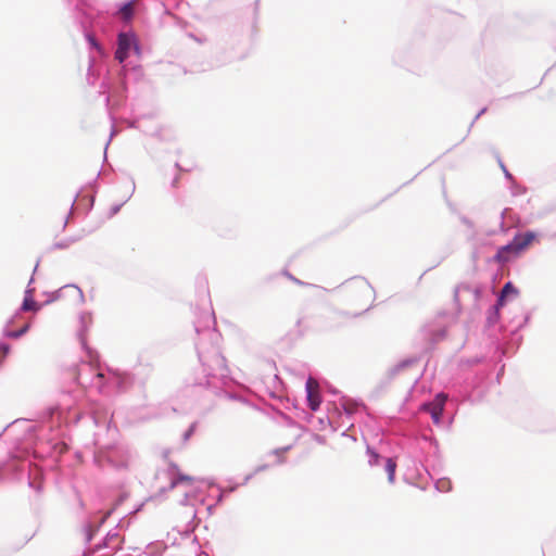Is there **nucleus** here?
Masks as SVG:
<instances>
[{"label": "nucleus", "instance_id": "9b49d317", "mask_svg": "<svg viewBox=\"0 0 556 556\" xmlns=\"http://www.w3.org/2000/svg\"><path fill=\"white\" fill-rule=\"evenodd\" d=\"M10 353V346L7 344H0V364Z\"/></svg>", "mask_w": 556, "mask_h": 556}, {"label": "nucleus", "instance_id": "0eeeda50", "mask_svg": "<svg viewBox=\"0 0 556 556\" xmlns=\"http://www.w3.org/2000/svg\"><path fill=\"white\" fill-rule=\"evenodd\" d=\"M134 11H135V1H129L121 8V10H119L121 17L124 21H128L132 17Z\"/></svg>", "mask_w": 556, "mask_h": 556}, {"label": "nucleus", "instance_id": "f257e3e1", "mask_svg": "<svg viewBox=\"0 0 556 556\" xmlns=\"http://www.w3.org/2000/svg\"><path fill=\"white\" fill-rule=\"evenodd\" d=\"M535 239L536 235L533 231H526L523 233H519L514 237L513 241L509 244L500 249L496 257L498 258V261H506L507 254H519L520 252L529 248L535 241Z\"/></svg>", "mask_w": 556, "mask_h": 556}, {"label": "nucleus", "instance_id": "f8f14e48", "mask_svg": "<svg viewBox=\"0 0 556 556\" xmlns=\"http://www.w3.org/2000/svg\"><path fill=\"white\" fill-rule=\"evenodd\" d=\"M368 452L370 453V456H371V459L369 460V463L371 465L378 464L379 455L369 448H368Z\"/></svg>", "mask_w": 556, "mask_h": 556}, {"label": "nucleus", "instance_id": "1a4fd4ad", "mask_svg": "<svg viewBox=\"0 0 556 556\" xmlns=\"http://www.w3.org/2000/svg\"><path fill=\"white\" fill-rule=\"evenodd\" d=\"M23 311H37L38 304L33 300L31 296H25L22 305Z\"/></svg>", "mask_w": 556, "mask_h": 556}, {"label": "nucleus", "instance_id": "f03ea898", "mask_svg": "<svg viewBox=\"0 0 556 556\" xmlns=\"http://www.w3.org/2000/svg\"><path fill=\"white\" fill-rule=\"evenodd\" d=\"M131 49L138 50L136 36L129 33H121L117 38L115 59L123 63L129 56Z\"/></svg>", "mask_w": 556, "mask_h": 556}, {"label": "nucleus", "instance_id": "dca6fc26", "mask_svg": "<svg viewBox=\"0 0 556 556\" xmlns=\"http://www.w3.org/2000/svg\"><path fill=\"white\" fill-rule=\"evenodd\" d=\"M97 376H98L99 378H102V377H103V375H102L101 372H99Z\"/></svg>", "mask_w": 556, "mask_h": 556}, {"label": "nucleus", "instance_id": "9d476101", "mask_svg": "<svg viewBox=\"0 0 556 556\" xmlns=\"http://www.w3.org/2000/svg\"><path fill=\"white\" fill-rule=\"evenodd\" d=\"M28 328H29V325H25L20 330L8 332L7 336L10 337V338H18V337L23 336L24 333H26Z\"/></svg>", "mask_w": 556, "mask_h": 556}, {"label": "nucleus", "instance_id": "6e6552de", "mask_svg": "<svg viewBox=\"0 0 556 556\" xmlns=\"http://www.w3.org/2000/svg\"><path fill=\"white\" fill-rule=\"evenodd\" d=\"M396 463L393 458H388L386 464V470L388 472V480L390 483L394 482L395 479Z\"/></svg>", "mask_w": 556, "mask_h": 556}, {"label": "nucleus", "instance_id": "4468645a", "mask_svg": "<svg viewBox=\"0 0 556 556\" xmlns=\"http://www.w3.org/2000/svg\"><path fill=\"white\" fill-rule=\"evenodd\" d=\"M72 376H73L74 381L78 382V380H79V371H78V369L76 367L73 368Z\"/></svg>", "mask_w": 556, "mask_h": 556}, {"label": "nucleus", "instance_id": "2eb2a0df", "mask_svg": "<svg viewBox=\"0 0 556 556\" xmlns=\"http://www.w3.org/2000/svg\"><path fill=\"white\" fill-rule=\"evenodd\" d=\"M65 226H66V222H65V220H63V222H62V227L64 228Z\"/></svg>", "mask_w": 556, "mask_h": 556}, {"label": "nucleus", "instance_id": "ddd939ff", "mask_svg": "<svg viewBox=\"0 0 556 556\" xmlns=\"http://www.w3.org/2000/svg\"><path fill=\"white\" fill-rule=\"evenodd\" d=\"M115 509V507H112L111 509H109L104 515L103 517L101 518L100 520V523H104L105 520L111 516V514L113 513V510Z\"/></svg>", "mask_w": 556, "mask_h": 556}, {"label": "nucleus", "instance_id": "20e7f679", "mask_svg": "<svg viewBox=\"0 0 556 556\" xmlns=\"http://www.w3.org/2000/svg\"><path fill=\"white\" fill-rule=\"evenodd\" d=\"M445 401L446 395L443 393H439L431 403L424 405V409L430 413L435 424L440 422Z\"/></svg>", "mask_w": 556, "mask_h": 556}, {"label": "nucleus", "instance_id": "423d86ee", "mask_svg": "<svg viewBox=\"0 0 556 556\" xmlns=\"http://www.w3.org/2000/svg\"><path fill=\"white\" fill-rule=\"evenodd\" d=\"M518 291L517 289L513 286L511 282H507L505 283V286L503 287L502 291H501V294H500V298L497 300V304L496 306L497 307H502L505 305V299L506 296H508L509 294H517Z\"/></svg>", "mask_w": 556, "mask_h": 556}, {"label": "nucleus", "instance_id": "39448f33", "mask_svg": "<svg viewBox=\"0 0 556 556\" xmlns=\"http://www.w3.org/2000/svg\"><path fill=\"white\" fill-rule=\"evenodd\" d=\"M170 467L175 475V478H173L170 482V489H174L180 483L192 485L195 482V478L193 476L181 472L178 466L172 464Z\"/></svg>", "mask_w": 556, "mask_h": 556}, {"label": "nucleus", "instance_id": "7ed1b4c3", "mask_svg": "<svg viewBox=\"0 0 556 556\" xmlns=\"http://www.w3.org/2000/svg\"><path fill=\"white\" fill-rule=\"evenodd\" d=\"M307 393L308 407L312 410H317L321 403V396L319 392V384L314 378H308L305 384Z\"/></svg>", "mask_w": 556, "mask_h": 556}]
</instances>
